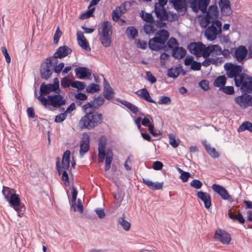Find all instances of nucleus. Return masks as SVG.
Masks as SVG:
<instances>
[{
  "instance_id": "nucleus-1",
  "label": "nucleus",
  "mask_w": 252,
  "mask_h": 252,
  "mask_svg": "<svg viewBox=\"0 0 252 252\" xmlns=\"http://www.w3.org/2000/svg\"><path fill=\"white\" fill-rule=\"evenodd\" d=\"M2 193L10 206L17 212L18 216L21 217L23 215L22 212L25 210V208L21 202L19 195L16 193L15 190L10 188L3 186Z\"/></svg>"
},
{
  "instance_id": "nucleus-2",
  "label": "nucleus",
  "mask_w": 252,
  "mask_h": 252,
  "mask_svg": "<svg viewBox=\"0 0 252 252\" xmlns=\"http://www.w3.org/2000/svg\"><path fill=\"white\" fill-rule=\"evenodd\" d=\"M102 119V114L96 112H89L81 119L79 125L82 128L91 129L100 124Z\"/></svg>"
},
{
  "instance_id": "nucleus-3",
  "label": "nucleus",
  "mask_w": 252,
  "mask_h": 252,
  "mask_svg": "<svg viewBox=\"0 0 252 252\" xmlns=\"http://www.w3.org/2000/svg\"><path fill=\"white\" fill-rule=\"evenodd\" d=\"M168 37L169 33L166 30H160L157 32L156 37L149 40V48L154 51H158L163 48Z\"/></svg>"
},
{
  "instance_id": "nucleus-4",
  "label": "nucleus",
  "mask_w": 252,
  "mask_h": 252,
  "mask_svg": "<svg viewBox=\"0 0 252 252\" xmlns=\"http://www.w3.org/2000/svg\"><path fill=\"white\" fill-rule=\"evenodd\" d=\"M37 99L45 107L49 105L55 108H59L66 102L63 97L60 94L48 95L47 98L40 95L37 97Z\"/></svg>"
},
{
  "instance_id": "nucleus-5",
  "label": "nucleus",
  "mask_w": 252,
  "mask_h": 252,
  "mask_svg": "<svg viewBox=\"0 0 252 252\" xmlns=\"http://www.w3.org/2000/svg\"><path fill=\"white\" fill-rule=\"evenodd\" d=\"M235 85L241 87V90L244 93H250L252 92V77L242 74L241 76L236 78Z\"/></svg>"
},
{
  "instance_id": "nucleus-6",
  "label": "nucleus",
  "mask_w": 252,
  "mask_h": 252,
  "mask_svg": "<svg viewBox=\"0 0 252 252\" xmlns=\"http://www.w3.org/2000/svg\"><path fill=\"white\" fill-rule=\"evenodd\" d=\"M70 152L68 150L66 151L63 157V159L61 166L59 165L58 162L57 163V167L59 174H62V180L64 181H68V175L67 171L69 167V158Z\"/></svg>"
},
{
  "instance_id": "nucleus-7",
  "label": "nucleus",
  "mask_w": 252,
  "mask_h": 252,
  "mask_svg": "<svg viewBox=\"0 0 252 252\" xmlns=\"http://www.w3.org/2000/svg\"><path fill=\"white\" fill-rule=\"evenodd\" d=\"M222 24L219 20L213 23L208 27L204 32L205 36L208 40L213 41L221 33Z\"/></svg>"
},
{
  "instance_id": "nucleus-8",
  "label": "nucleus",
  "mask_w": 252,
  "mask_h": 252,
  "mask_svg": "<svg viewBox=\"0 0 252 252\" xmlns=\"http://www.w3.org/2000/svg\"><path fill=\"white\" fill-rule=\"evenodd\" d=\"M188 49L191 53L196 57H203L204 58L208 57V46L200 42L190 43Z\"/></svg>"
},
{
  "instance_id": "nucleus-9",
  "label": "nucleus",
  "mask_w": 252,
  "mask_h": 252,
  "mask_svg": "<svg viewBox=\"0 0 252 252\" xmlns=\"http://www.w3.org/2000/svg\"><path fill=\"white\" fill-rule=\"evenodd\" d=\"M100 40L105 47H109L111 45L112 42L111 27L108 22H105L102 24Z\"/></svg>"
},
{
  "instance_id": "nucleus-10",
  "label": "nucleus",
  "mask_w": 252,
  "mask_h": 252,
  "mask_svg": "<svg viewBox=\"0 0 252 252\" xmlns=\"http://www.w3.org/2000/svg\"><path fill=\"white\" fill-rule=\"evenodd\" d=\"M56 64L50 58H47L42 63L40 68V75L42 78L47 80L52 75L53 71V66Z\"/></svg>"
},
{
  "instance_id": "nucleus-11",
  "label": "nucleus",
  "mask_w": 252,
  "mask_h": 252,
  "mask_svg": "<svg viewBox=\"0 0 252 252\" xmlns=\"http://www.w3.org/2000/svg\"><path fill=\"white\" fill-rule=\"evenodd\" d=\"M189 3L190 7L195 13L200 11L203 13H205L207 8L209 5L211 0H188Z\"/></svg>"
},
{
  "instance_id": "nucleus-12",
  "label": "nucleus",
  "mask_w": 252,
  "mask_h": 252,
  "mask_svg": "<svg viewBox=\"0 0 252 252\" xmlns=\"http://www.w3.org/2000/svg\"><path fill=\"white\" fill-rule=\"evenodd\" d=\"M224 68L226 71V74L229 78H234L235 82L236 78L237 76H241L243 73H241L242 67L241 65H238L232 63H225Z\"/></svg>"
},
{
  "instance_id": "nucleus-13",
  "label": "nucleus",
  "mask_w": 252,
  "mask_h": 252,
  "mask_svg": "<svg viewBox=\"0 0 252 252\" xmlns=\"http://www.w3.org/2000/svg\"><path fill=\"white\" fill-rule=\"evenodd\" d=\"M167 0H158V2L155 5V11L158 19L161 21H165L168 19V15L164 5L167 3Z\"/></svg>"
},
{
  "instance_id": "nucleus-14",
  "label": "nucleus",
  "mask_w": 252,
  "mask_h": 252,
  "mask_svg": "<svg viewBox=\"0 0 252 252\" xmlns=\"http://www.w3.org/2000/svg\"><path fill=\"white\" fill-rule=\"evenodd\" d=\"M231 54L238 62L242 63L246 59L248 54V50L246 47L240 45L237 48H234L233 51H232Z\"/></svg>"
},
{
  "instance_id": "nucleus-15",
  "label": "nucleus",
  "mask_w": 252,
  "mask_h": 252,
  "mask_svg": "<svg viewBox=\"0 0 252 252\" xmlns=\"http://www.w3.org/2000/svg\"><path fill=\"white\" fill-rule=\"evenodd\" d=\"M72 50L67 46H63L58 48L54 55L49 57L56 64L58 63V58H63L70 54Z\"/></svg>"
},
{
  "instance_id": "nucleus-16",
  "label": "nucleus",
  "mask_w": 252,
  "mask_h": 252,
  "mask_svg": "<svg viewBox=\"0 0 252 252\" xmlns=\"http://www.w3.org/2000/svg\"><path fill=\"white\" fill-rule=\"evenodd\" d=\"M160 21H158V23L151 22L147 23L144 26V30L145 32L149 35H152L155 33L158 29L164 26L165 23H163L162 21L160 20Z\"/></svg>"
},
{
  "instance_id": "nucleus-17",
  "label": "nucleus",
  "mask_w": 252,
  "mask_h": 252,
  "mask_svg": "<svg viewBox=\"0 0 252 252\" xmlns=\"http://www.w3.org/2000/svg\"><path fill=\"white\" fill-rule=\"evenodd\" d=\"M78 194V191L74 187H72V200L71 202V207L73 208V211L76 212L77 210L80 213H82L83 212V205L81 204V200L78 199L77 202L76 203V198Z\"/></svg>"
},
{
  "instance_id": "nucleus-18",
  "label": "nucleus",
  "mask_w": 252,
  "mask_h": 252,
  "mask_svg": "<svg viewBox=\"0 0 252 252\" xmlns=\"http://www.w3.org/2000/svg\"><path fill=\"white\" fill-rule=\"evenodd\" d=\"M40 95H47L51 92H55L56 94H59L60 92V88L57 85H53L52 84H46L42 83L40 85Z\"/></svg>"
},
{
  "instance_id": "nucleus-19",
  "label": "nucleus",
  "mask_w": 252,
  "mask_h": 252,
  "mask_svg": "<svg viewBox=\"0 0 252 252\" xmlns=\"http://www.w3.org/2000/svg\"><path fill=\"white\" fill-rule=\"evenodd\" d=\"M90 137L87 134H84L80 141L79 154L82 157L90 149Z\"/></svg>"
},
{
  "instance_id": "nucleus-20",
  "label": "nucleus",
  "mask_w": 252,
  "mask_h": 252,
  "mask_svg": "<svg viewBox=\"0 0 252 252\" xmlns=\"http://www.w3.org/2000/svg\"><path fill=\"white\" fill-rule=\"evenodd\" d=\"M214 238L223 244H228L231 240L230 235L221 229L217 230L214 235Z\"/></svg>"
},
{
  "instance_id": "nucleus-21",
  "label": "nucleus",
  "mask_w": 252,
  "mask_h": 252,
  "mask_svg": "<svg viewBox=\"0 0 252 252\" xmlns=\"http://www.w3.org/2000/svg\"><path fill=\"white\" fill-rule=\"evenodd\" d=\"M235 101L241 107H246L252 105V96L250 95H242L237 97Z\"/></svg>"
},
{
  "instance_id": "nucleus-22",
  "label": "nucleus",
  "mask_w": 252,
  "mask_h": 252,
  "mask_svg": "<svg viewBox=\"0 0 252 252\" xmlns=\"http://www.w3.org/2000/svg\"><path fill=\"white\" fill-rule=\"evenodd\" d=\"M77 38L79 45L84 50L90 51L91 48L87 39L85 37L83 32L78 31L77 32Z\"/></svg>"
},
{
  "instance_id": "nucleus-23",
  "label": "nucleus",
  "mask_w": 252,
  "mask_h": 252,
  "mask_svg": "<svg viewBox=\"0 0 252 252\" xmlns=\"http://www.w3.org/2000/svg\"><path fill=\"white\" fill-rule=\"evenodd\" d=\"M212 188L215 192L218 193L222 199L224 200H228L230 199V196L229 194L223 187L217 184H214Z\"/></svg>"
},
{
  "instance_id": "nucleus-24",
  "label": "nucleus",
  "mask_w": 252,
  "mask_h": 252,
  "mask_svg": "<svg viewBox=\"0 0 252 252\" xmlns=\"http://www.w3.org/2000/svg\"><path fill=\"white\" fill-rule=\"evenodd\" d=\"M104 101V99L101 96H99L95 98L94 100L88 102L87 104L83 106L85 110H87L89 108H97L102 105Z\"/></svg>"
},
{
  "instance_id": "nucleus-25",
  "label": "nucleus",
  "mask_w": 252,
  "mask_h": 252,
  "mask_svg": "<svg viewBox=\"0 0 252 252\" xmlns=\"http://www.w3.org/2000/svg\"><path fill=\"white\" fill-rule=\"evenodd\" d=\"M219 6L221 12L224 15H229L231 13L230 3L229 0H219Z\"/></svg>"
},
{
  "instance_id": "nucleus-26",
  "label": "nucleus",
  "mask_w": 252,
  "mask_h": 252,
  "mask_svg": "<svg viewBox=\"0 0 252 252\" xmlns=\"http://www.w3.org/2000/svg\"><path fill=\"white\" fill-rule=\"evenodd\" d=\"M206 15L210 18L213 23L216 21L219 16L218 8L217 5H211L209 7Z\"/></svg>"
},
{
  "instance_id": "nucleus-27",
  "label": "nucleus",
  "mask_w": 252,
  "mask_h": 252,
  "mask_svg": "<svg viewBox=\"0 0 252 252\" xmlns=\"http://www.w3.org/2000/svg\"><path fill=\"white\" fill-rule=\"evenodd\" d=\"M197 197L203 202L205 207L208 209L211 205V197L210 195L202 191H199L197 192Z\"/></svg>"
},
{
  "instance_id": "nucleus-28",
  "label": "nucleus",
  "mask_w": 252,
  "mask_h": 252,
  "mask_svg": "<svg viewBox=\"0 0 252 252\" xmlns=\"http://www.w3.org/2000/svg\"><path fill=\"white\" fill-rule=\"evenodd\" d=\"M202 144L206 152L210 157L214 158H219L220 154L216 151L215 148L211 147L210 144L208 143L206 141H203Z\"/></svg>"
},
{
  "instance_id": "nucleus-29",
  "label": "nucleus",
  "mask_w": 252,
  "mask_h": 252,
  "mask_svg": "<svg viewBox=\"0 0 252 252\" xmlns=\"http://www.w3.org/2000/svg\"><path fill=\"white\" fill-rule=\"evenodd\" d=\"M114 92L112 88L110 86L109 83L104 79V90L103 95L108 100L113 98Z\"/></svg>"
},
{
  "instance_id": "nucleus-30",
  "label": "nucleus",
  "mask_w": 252,
  "mask_h": 252,
  "mask_svg": "<svg viewBox=\"0 0 252 252\" xmlns=\"http://www.w3.org/2000/svg\"><path fill=\"white\" fill-rule=\"evenodd\" d=\"M143 180L144 184L152 190L160 189L163 187V182H154L148 179H143Z\"/></svg>"
},
{
  "instance_id": "nucleus-31",
  "label": "nucleus",
  "mask_w": 252,
  "mask_h": 252,
  "mask_svg": "<svg viewBox=\"0 0 252 252\" xmlns=\"http://www.w3.org/2000/svg\"><path fill=\"white\" fill-rule=\"evenodd\" d=\"M75 74L77 77L81 79L91 75V73L89 69L82 67L76 68Z\"/></svg>"
},
{
  "instance_id": "nucleus-32",
  "label": "nucleus",
  "mask_w": 252,
  "mask_h": 252,
  "mask_svg": "<svg viewBox=\"0 0 252 252\" xmlns=\"http://www.w3.org/2000/svg\"><path fill=\"white\" fill-rule=\"evenodd\" d=\"M136 94L137 95L148 102L156 103L155 101L151 98L148 90L145 88L138 90Z\"/></svg>"
},
{
  "instance_id": "nucleus-33",
  "label": "nucleus",
  "mask_w": 252,
  "mask_h": 252,
  "mask_svg": "<svg viewBox=\"0 0 252 252\" xmlns=\"http://www.w3.org/2000/svg\"><path fill=\"white\" fill-rule=\"evenodd\" d=\"M208 57L210 54L213 53L217 56L221 54L222 49L221 47L218 44H210L208 46Z\"/></svg>"
},
{
  "instance_id": "nucleus-34",
  "label": "nucleus",
  "mask_w": 252,
  "mask_h": 252,
  "mask_svg": "<svg viewBox=\"0 0 252 252\" xmlns=\"http://www.w3.org/2000/svg\"><path fill=\"white\" fill-rule=\"evenodd\" d=\"M118 223L120 224L121 226L126 231L129 230L130 228V223L127 220L125 219L124 215L123 216L120 217L118 219Z\"/></svg>"
},
{
  "instance_id": "nucleus-35",
  "label": "nucleus",
  "mask_w": 252,
  "mask_h": 252,
  "mask_svg": "<svg viewBox=\"0 0 252 252\" xmlns=\"http://www.w3.org/2000/svg\"><path fill=\"white\" fill-rule=\"evenodd\" d=\"M175 8L178 10L186 9V0H171Z\"/></svg>"
},
{
  "instance_id": "nucleus-36",
  "label": "nucleus",
  "mask_w": 252,
  "mask_h": 252,
  "mask_svg": "<svg viewBox=\"0 0 252 252\" xmlns=\"http://www.w3.org/2000/svg\"><path fill=\"white\" fill-rule=\"evenodd\" d=\"M126 11L124 6L117 7L113 12V19L114 21H118L119 18Z\"/></svg>"
},
{
  "instance_id": "nucleus-37",
  "label": "nucleus",
  "mask_w": 252,
  "mask_h": 252,
  "mask_svg": "<svg viewBox=\"0 0 252 252\" xmlns=\"http://www.w3.org/2000/svg\"><path fill=\"white\" fill-rule=\"evenodd\" d=\"M186 54V51L182 47H178L173 51V56L176 59H182Z\"/></svg>"
},
{
  "instance_id": "nucleus-38",
  "label": "nucleus",
  "mask_w": 252,
  "mask_h": 252,
  "mask_svg": "<svg viewBox=\"0 0 252 252\" xmlns=\"http://www.w3.org/2000/svg\"><path fill=\"white\" fill-rule=\"evenodd\" d=\"M126 34L128 38L133 39L138 35V32L134 27L131 26L127 28Z\"/></svg>"
},
{
  "instance_id": "nucleus-39",
  "label": "nucleus",
  "mask_w": 252,
  "mask_h": 252,
  "mask_svg": "<svg viewBox=\"0 0 252 252\" xmlns=\"http://www.w3.org/2000/svg\"><path fill=\"white\" fill-rule=\"evenodd\" d=\"M246 130L252 132V124L248 121L243 123L238 128L239 132L244 131Z\"/></svg>"
},
{
  "instance_id": "nucleus-40",
  "label": "nucleus",
  "mask_w": 252,
  "mask_h": 252,
  "mask_svg": "<svg viewBox=\"0 0 252 252\" xmlns=\"http://www.w3.org/2000/svg\"><path fill=\"white\" fill-rule=\"evenodd\" d=\"M199 22L202 27L206 28L209 23H212L213 21L210 19L207 15L206 16H201L199 18Z\"/></svg>"
},
{
  "instance_id": "nucleus-41",
  "label": "nucleus",
  "mask_w": 252,
  "mask_h": 252,
  "mask_svg": "<svg viewBox=\"0 0 252 252\" xmlns=\"http://www.w3.org/2000/svg\"><path fill=\"white\" fill-rule=\"evenodd\" d=\"M228 216L230 219L238 221L240 223H244L245 222V219L242 215L238 214L237 215H234L231 212L228 213Z\"/></svg>"
},
{
  "instance_id": "nucleus-42",
  "label": "nucleus",
  "mask_w": 252,
  "mask_h": 252,
  "mask_svg": "<svg viewBox=\"0 0 252 252\" xmlns=\"http://www.w3.org/2000/svg\"><path fill=\"white\" fill-rule=\"evenodd\" d=\"M226 82V78L224 76H220L215 79L214 85L216 87H221Z\"/></svg>"
},
{
  "instance_id": "nucleus-43",
  "label": "nucleus",
  "mask_w": 252,
  "mask_h": 252,
  "mask_svg": "<svg viewBox=\"0 0 252 252\" xmlns=\"http://www.w3.org/2000/svg\"><path fill=\"white\" fill-rule=\"evenodd\" d=\"M180 70L177 67L171 68L168 70L167 75L172 78H177L180 74Z\"/></svg>"
},
{
  "instance_id": "nucleus-44",
  "label": "nucleus",
  "mask_w": 252,
  "mask_h": 252,
  "mask_svg": "<svg viewBox=\"0 0 252 252\" xmlns=\"http://www.w3.org/2000/svg\"><path fill=\"white\" fill-rule=\"evenodd\" d=\"M140 15L142 19L148 23L153 22V17L151 14L141 11Z\"/></svg>"
},
{
  "instance_id": "nucleus-45",
  "label": "nucleus",
  "mask_w": 252,
  "mask_h": 252,
  "mask_svg": "<svg viewBox=\"0 0 252 252\" xmlns=\"http://www.w3.org/2000/svg\"><path fill=\"white\" fill-rule=\"evenodd\" d=\"M100 90L99 86L97 84L92 83L86 88V91L90 93H94Z\"/></svg>"
},
{
  "instance_id": "nucleus-46",
  "label": "nucleus",
  "mask_w": 252,
  "mask_h": 252,
  "mask_svg": "<svg viewBox=\"0 0 252 252\" xmlns=\"http://www.w3.org/2000/svg\"><path fill=\"white\" fill-rule=\"evenodd\" d=\"M167 45L168 47L172 49L173 51L178 48V43L176 39L174 37H171L169 39L167 42Z\"/></svg>"
},
{
  "instance_id": "nucleus-47",
  "label": "nucleus",
  "mask_w": 252,
  "mask_h": 252,
  "mask_svg": "<svg viewBox=\"0 0 252 252\" xmlns=\"http://www.w3.org/2000/svg\"><path fill=\"white\" fill-rule=\"evenodd\" d=\"M71 86L73 88L82 90L86 87V84L83 82L75 81L71 83Z\"/></svg>"
},
{
  "instance_id": "nucleus-48",
  "label": "nucleus",
  "mask_w": 252,
  "mask_h": 252,
  "mask_svg": "<svg viewBox=\"0 0 252 252\" xmlns=\"http://www.w3.org/2000/svg\"><path fill=\"white\" fill-rule=\"evenodd\" d=\"M171 100L169 97L166 96H161L159 97L158 104L168 105L171 103Z\"/></svg>"
},
{
  "instance_id": "nucleus-49",
  "label": "nucleus",
  "mask_w": 252,
  "mask_h": 252,
  "mask_svg": "<svg viewBox=\"0 0 252 252\" xmlns=\"http://www.w3.org/2000/svg\"><path fill=\"white\" fill-rule=\"evenodd\" d=\"M169 143L173 148H177L179 145V140L176 139L175 135L170 134L169 135Z\"/></svg>"
},
{
  "instance_id": "nucleus-50",
  "label": "nucleus",
  "mask_w": 252,
  "mask_h": 252,
  "mask_svg": "<svg viewBox=\"0 0 252 252\" xmlns=\"http://www.w3.org/2000/svg\"><path fill=\"white\" fill-rule=\"evenodd\" d=\"M89 8L90 9L88 11H87L85 13H82V14H81L80 15V16H79L80 19H81L82 20H84V19H87L88 18H89L91 16V15H92L93 13L94 12V8H90V7Z\"/></svg>"
},
{
  "instance_id": "nucleus-51",
  "label": "nucleus",
  "mask_w": 252,
  "mask_h": 252,
  "mask_svg": "<svg viewBox=\"0 0 252 252\" xmlns=\"http://www.w3.org/2000/svg\"><path fill=\"white\" fill-rule=\"evenodd\" d=\"M112 156L110 155L106 156L105 160V170L108 171L110 168L111 164L112 161Z\"/></svg>"
},
{
  "instance_id": "nucleus-52",
  "label": "nucleus",
  "mask_w": 252,
  "mask_h": 252,
  "mask_svg": "<svg viewBox=\"0 0 252 252\" xmlns=\"http://www.w3.org/2000/svg\"><path fill=\"white\" fill-rule=\"evenodd\" d=\"M151 121H153L151 116L150 115H147L144 119H142V125L147 126L151 124Z\"/></svg>"
},
{
  "instance_id": "nucleus-53",
  "label": "nucleus",
  "mask_w": 252,
  "mask_h": 252,
  "mask_svg": "<svg viewBox=\"0 0 252 252\" xmlns=\"http://www.w3.org/2000/svg\"><path fill=\"white\" fill-rule=\"evenodd\" d=\"M190 185L196 189H199L202 186V183L199 180L194 179L190 182Z\"/></svg>"
},
{
  "instance_id": "nucleus-54",
  "label": "nucleus",
  "mask_w": 252,
  "mask_h": 252,
  "mask_svg": "<svg viewBox=\"0 0 252 252\" xmlns=\"http://www.w3.org/2000/svg\"><path fill=\"white\" fill-rule=\"evenodd\" d=\"M147 126L149 132L153 136H156L160 134V132L159 130H154V125L151 124Z\"/></svg>"
},
{
  "instance_id": "nucleus-55",
  "label": "nucleus",
  "mask_w": 252,
  "mask_h": 252,
  "mask_svg": "<svg viewBox=\"0 0 252 252\" xmlns=\"http://www.w3.org/2000/svg\"><path fill=\"white\" fill-rule=\"evenodd\" d=\"M71 83L68 77H64L61 81V85L64 88H66L71 85Z\"/></svg>"
},
{
  "instance_id": "nucleus-56",
  "label": "nucleus",
  "mask_w": 252,
  "mask_h": 252,
  "mask_svg": "<svg viewBox=\"0 0 252 252\" xmlns=\"http://www.w3.org/2000/svg\"><path fill=\"white\" fill-rule=\"evenodd\" d=\"M66 116L67 114L65 112L61 113L56 117L55 121L56 123H61L66 119Z\"/></svg>"
},
{
  "instance_id": "nucleus-57",
  "label": "nucleus",
  "mask_w": 252,
  "mask_h": 252,
  "mask_svg": "<svg viewBox=\"0 0 252 252\" xmlns=\"http://www.w3.org/2000/svg\"><path fill=\"white\" fill-rule=\"evenodd\" d=\"M200 87L204 91H207L209 89V82L206 80H203L200 82L199 83Z\"/></svg>"
},
{
  "instance_id": "nucleus-58",
  "label": "nucleus",
  "mask_w": 252,
  "mask_h": 252,
  "mask_svg": "<svg viewBox=\"0 0 252 252\" xmlns=\"http://www.w3.org/2000/svg\"><path fill=\"white\" fill-rule=\"evenodd\" d=\"M106 143L105 137H102L100 138L98 145V150H105V147Z\"/></svg>"
},
{
  "instance_id": "nucleus-59",
  "label": "nucleus",
  "mask_w": 252,
  "mask_h": 252,
  "mask_svg": "<svg viewBox=\"0 0 252 252\" xmlns=\"http://www.w3.org/2000/svg\"><path fill=\"white\" fill-rule=\"evenodd\" d=\"M211 61L212 64L218 65L221 64L223 62V58L222 57L211 58Z\"/></svg>"
},
{
  "instance_id": "nucleus-60",
  "label": "nucleus",
  "mask_w": 252,
  "mask_h": 252,
  "mask_svg": "<svg viewBox=\"0 0 252 252\" xmlns=\"http://www.w3.org/2000/svg\"><path fill=\"white\" fill-rule=\"evenodd\" d=\"M1 51L3 53V55L5 58L6 62L8 63H9L11 62V59L5 47H2L1 48Z\"/></svg>"
},
{
  "instance_id": "nucleus-61",
  "label": "nucleus",
  "mask_w": 252,
  "mask_h": 252,
  "mask_svg": "<svg viewBox=\"0 0 252 252\" xmlns=\"http://www.w3.org/2000/svg\"><path fill=\"white\" fill-rule=\"evenodd\" d=\"M222 91L225 94H232L234 93V89L232 86H225L221 88Z\"/></svg>"
},
{
  "instance_id": "nucleus-62",
  "label": "nucleus",
  "mask_w": 252,
  "mask_h": 252,
  "mask_svg": "<svg viewBox=\"0 0 252 252\" xmlns=\"http://www.w3.org/2000/svg\"><path fill=\"white\" fill-rule=\"evenodd\" d=\"M64 64L63 63H61L56 66H53V71L56 73H60L64 67Z\"/></svg>"
},
{
  "instance_id": "nucleus-63",
  "label": "nucleus",
  "mask_w": 252,
  "mask_h": 252,
  "mask_svg": "<svg viewBox=\"0 0 252 252\" xmlns=\"http://www.w3.org/2000/svg\"><path fill=\"white\" fill-rule=\"evenodd\" d=\"M94 211L98 218L100 219H103L106 216L104 211L102 209L96 208Z\"/></svg>"
},
{
  "instance_id": "nucleus-64",
  "label": "nucleus",
  "mask_w": 252,
  "mask_h": 252,
  "mask_svg": "<svg viewBox=\"0 0 252 252\" xmlns=\"http://www.w3.org/2000/svg\"><path fill=\"white\" fill-rule=\"evenodd\" d=\"M146 75L147 77V80L150 82L151 84H154L157 81L156 78L153 75L150 71H147Z\"/></svg>"
}]
</instances>
